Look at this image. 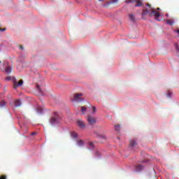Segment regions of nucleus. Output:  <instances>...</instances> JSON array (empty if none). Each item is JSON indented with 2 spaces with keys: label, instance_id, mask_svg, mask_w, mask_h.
Returning <instances> with one entry per match:
<instances>
[{
  "label": "nucleus",
  "instance_id": "13",
  "mask_svg": "<svg viewBox=\"0 0 179 179\" xmlns=\"http://www.w3.org/2000/svg\"><path fill=\"white\" fill-rule=\"evenodd\" d=\"M77 145L78 146H83L84 143H83V140H79L77 141Z\"/></svg>",
  "mask_w": 179,
  "mask_h": 179
},
{
  "label": "nucleus",
  "instance_id": "24",
  "mask_svg": "<svg viewBox=\"0 0 179 179\" xmlns=\"http://www.w3.org/2000/svg\"><path fill=\"white\" fill-rule=\"evenodd\" d=\"M100 138H101V139L106 140V136H101Z\"/></svg>",
  "mask_w": 179,
  "mask_h": 179
},
{
  "label": "nucleus",
  "instance_id": "26",
  "mask_svg": "<svg viewBox=\"0 0 179 179\" xmlns=\"http://www.w3.org/2000/svg\"><path fill=\"white\" fill-rule=\"evenodd\" d=\"M90 146H91L92 148H93V146H94V145L93 144V143H90Z\"/></svg>",
  "mask_w": 179,
  "mask_h": 179
},
{
  "label": "nucleus",
  "instance_id": "35",
  "mask_svg": "<svg viewBox=\"0 0 179 179\" xmlns=\"http://www.w3.org/2000/svg\"><path fill=\"white\" fill-rule=\"evenodd\" d=\"M157 10H160V8H157Z\"/></svg>",
  "mask_w": 179,
  "mask_h": 179
},
{
  "label": "nucleus",
  "instance_id": "22",
  "mask_svg": "<svg viewBox=\"0 0 179 179\" xmlns=\"http://www.w3.org/2000/svg\"><path fill=\"white\" fill-rule=\"evenodd\" d=\"M18 48H20V50H24V48L22 45H19Z\"/></svg>",
  "mask_w": 179,
  "mask_h": 179
},
{
  "label": "nucleus",
  "instance_id": "17",
  "mask_svg": "<svg viewBox=\"0 0 179 179\" xmlns=\"http://www.w3.org/2000/svg\"><path fill=\"white\" fill-rule=\"evenodd\" d=\"M37 112L39 113V114H41L43 113V108L41 107H38L37 108Z\"/></svg>",
  "mask_w": 179,
  "mask_h": 179
},
{
  "label": "nucleus",
  "instance_id": "20",
  "mask_svg": "<svg viewBox=\"0 0 179 179\" xmlns=\"http://www.w3.org/2000/svg\"><path fill=\"white\" fill-rule=\"evenodd\" d=\"M115 131H120V125L116 124V125L115 126Z\"/></svg>",
  "mask_w": 179,
  "mask_h": 179
},
{
  "label": "nucleus",
  "instance_id": "14",
  "mask_svg": "<svg viewBox=\"0 0 179 179\" xmlns=\"http://www.w3.org/2000/svg\"><path fill=\"white\" fill-rule=\"evenodd\" d=\"M129 19L131 20V22H135V17L134 16V14H129Z\"/></svg>",
  "mask_w": 179,
  "mask_h": 179
},
{
  "label": "nucleus",
  "instance_id": "25",
  "mask_svg": "<svg viewBox=\"0 0 179 179\" xmlns=\"http://www.w3.org/2000/svg\"><path fill=\"white\" fill-rule=\"evenodd\" d=\"M0 179H6V177L5 176H1L0 177Z\"/></svg>",
  "mask_w": 179,
  "mask_h": 179
},
{
  "label": "nucleus",
  "instance_id": "7",
  "mask_svg": "<svg viewBox=\"0 0 179 179\" xmlns=\"http://www.w3.org/2000/svg\"><path fill=\"white\" fill-rule=\"evenodd\" d=\"M82 96H83V94H74V100L76 101H80V97H82Z\"/></svg>",
  "mask_w": 179,
  "mask_h": 179
},
{
  "label": "nucleus",
  "instance_id": "18",
  "mask_svg": "<svg viewBox=\"0 0 179 179\" xmlns=\"http://www.w3.org/2000/svg\"><path fill=\"white\" fill-rule=\"evenodd\" d=\"M87 110V108L85 106L81 107V112L83 114H85V112Z\"/></svg>",
  "mask_w": 179,
  "mask_h": 179
},
{
  "label": "nucleus",
  "instance_id": "31",
  "mask_svg": "<svg viewBox=\"0 0 179 179\" xmlns=\"http://www.w3.org/2000/svg\"><path fill=\"white\" fill-rule=\"evenodd\" d=\"M168 96H169V97H171V93H169V94H168Z\"/></svg>",
  "mask_w": 179,
  "mask_h": 179
},
{
  "label": "nucleus",
  "instance_id": "19",
  "mask_svg": "<svg viewBox=\"0 0 179 179\" xmlns=\"http://www.w3.org/2000/svg\"><path fill=\"white\" fill-rule=\"evenodd\" d=\"M5 104H6V102H5V101H2L0 103V107H3L5 106Z\"/></svg>",
  "mask_w": 179,
  "mask_h": 179
},
{
  "label": "nucleus",
  "instance_id": "8",
  "mask_svg": "<svg viewBox=\"0 0 179 179\" xmlns=\"http://www.w3.org/2000/svg\"><path fill=\"white\" fill-rule=\"evenodd\" d=\"M135 170L136 171H141V170H143V166L141 164L136 165Z\"/></svg>",
  "mask_w": 179,
  "mask_h": 179
},
{
  "label": "nucleus",
  "instance_id": "1",
  "mask_svg": "<svg viewBox=\"0 0 179 179\" xmlns=\"http://www.w3.org/2000/svg\"><path fill=\"white\" fill-rule=\"evenodd\" d=\"M146 6L150 8V13H149L150 16V17L155 16V20H158L159 22L160 20H159V17H160V12L156 11V9L152 8V6H150V4H149V3H147Z\"/></svg>",
  "mask_w": 179,
  "mask_h": 179
},
{
  "label": "nucleus",
  "instance_id": "5",
  "mask_svg": "<svg viewBox=\"0 0 179 179\" xmlns=\"http://www.w3.org/2000/svg\"><path fill=\"white\" fill-rule=\"evenodd\" d=\"M77 125H78L79 128H81V129H83V128H85L86 127V124H85V121L80 119H78L77 120Z\"/></svg>",
  "mask_w": 179,
  "mask_h": 179
},
{
  "label": "nucleus",
  "instance_id": "2",
  "mask_svg": "<svg viewBox=\"0 0 179 179\" xmlns=\"http://www.w3.org/2000/svg\"><path fill=\"white\" fill-rule=\"evenodd\" d=\"M58 118H59L58 113H54V117H52L50 119V125H54L55 124H57V122L58 121Z\"/></svg>",
  "mask_w": 179,
  "mask_h": 179
},
{
  "label": "nucleus",
  "instance_id": "23",
  "mask_svg": "<svg viewBox=\"0 0 179 179\" xmlns=\"http://www.w3.org/2000/svg\"><path fill=\"white\" fill-rule=\"evenodd\" d=\"M175 47H176V51L179 52V47H178V44H176V45H175Z\"/></svg>",
  "mask_w": 179,
  "mask_h": 179
},
{
  "label": "nucleus",
  "instance_id": "28",
  "mask_svg": "<svg viewBox=\"0 0 179 179\" xmlns=\"http://www.w3.org/2000/svg\"><path fill=\"white\" fill-rule=\"evenodd\" d=\"M6 80H10V77H7V78H6Z\"/></svg>",
  "mask_w": 179,
  "mask_h": 179
},
{
  "label": "nucleus",
  "instance_id": "32",
  "mask_svg": "<svg viewBox=\"0 0 179 179\" xmlns=\"http://www.w3.org/2000/svg\"><path fill=\"white\" fill-rule=\"evenodd\" d=\"M176 32L178 33V34H179V29L176 30Z\"/></svg>",
  "mask_w": 179,
  "mask_h": 179
},
{
  "label": "nucleus",
  "instance_id": "21",
  "mask_svg": "<svg viewBox=\"0 0 179 179\" xmlns=\"http://www.w3.org/2000/svg\"><path fill=\"white\" fill-rule=\"evenodd\" d=\"M96 106H93L92 107V112L94 113V114H96Z\"/></svg>",
  "mask_w": 179,
  "mask_h": 179
},
{
  "label": "nucleus",
  "instance_id": "30",
  "mask_svg": "<svg viewBox=\"0 0 179 179\" xmlns=\"http://www.w3.org/2000/svg\"><path fill=\"white\" fill-rule=\"evenodd\" d=\"M37 87H38L39 92H41V90L40 89V87H39V86H37Z\"/></svg>",
  "mask_w": 179,
  "mask_h": 179
},
{
  "label": "nucleus",
  "instance_id": "36",
  "mask_svg": "<svg viewBox=\"0 0 179 179\" xmlns=\"http://www.w3.org/2000/svg\"><path fill=\"white\" fill-rule=\"evenodd\" d=\"M0 64H1V61H0Z\"/></svg>",
  "mask_w": 179,
  "mask_h": 179
},
{
  "label": "nucleus",
  "instance_id": "12",
  "mask_svg": "<svg viewBox=\"0 0 179 179\" xmlns=\"http://www.w3.org/2000/svg\"><path fill=\"white\" fill-rule=\"evenodd\" d=\"M12 72V68L10 66H7L6 68V73H10Z\"/></svg>",
  "mask_w": 179,
  "mask_h": 179
},
{
  "label": "nucleus",
  "instance_id": "9",
  "mask_svg": "<svg viewBox=\"0 0 179 179\" xmlns=\"http://www.w3.org/2000/svg\"><path fill=\"white\" fill-rule=\"evenodd\" d=\"M148 13H150V8L148 7V9H144L142 13V15L145 16V15H148Z\"/></svg>",
  "mask_w": 179,
  "mask_h": 179
},
{
  "label": "nucleus",
  "instance_id": "29",
  "mask_svg": "<svg viewBox=\"0 0 179 179\" xmlns=\"http://www.w3.org/2000/svg\"><path fill=\"white\" fill-rule=\"evenodd\" d=\"M36 132H33V133L31 134V136L36 135Z\"/></svg>",
  "mask_w": 179,
  "mask_h": 179
},
{
  "label": "nucleus",
  "instance_id": "4",
  "mask_svg": "<svg viewBox=\"0 0 179 179\" xmlns=\"http://www.w3.org/2000/svg\"><path fill=\"white\" fill-rule=\"evenodd\" d=\"M87 121L90 125H94V124H96V117L88 116L87 118Z\"/></svg>",
  "mask_w": 179,
  "mask_h": 179
},
{
  "label": "nucleus",
  "instance_id": "10",
  "mask_svg": "<svg viewBox=\"0 0 179 179\" xmlns=\"http://www.w3.org/2000/svg\"><path fill=\"white\" fill-rule=\"evenodd\" d=\"M136 145H138L136 143V141H135V140H130V145L131 146V148H135V146H136Z\"/></svg>",
  "mask_w": 179,
  "mask_h": 179
},
{
  "label": "nucleus",
  "instance_id": "33",
  "mask_svg": "<svg viewBox=\"0 0 179 179\" xmlns=\"http://www.w3.org/2000/svg\"><path fill=\"white\" fill-rule=\"evenodd\" d=\"M5 30H6V28H3V29H2V31H5Z\"/></svg>",
  "mask_w": 179,
  "mask_h": 179
},
{
  "label": "nucleus",
  "instance_id": "16",
  "mask_svg": "<svg viewBox=\"0 0 179 179\" xmlns=\"http://www.w3.org/2000/svg\"><path fill=\"white\" fill-rule=\"evenodd\" d=\"M71 136H72V138H78V134H76L75 131H72Z\"/></svg>",
  "mask_w": 179,
  "mask_h": 179
},
{
  "label": "nucleus",
  "instance_id": "15",
  "mask_svg": "<svg viewBox=\"0 0 179 179\" xmlns=\"http://www.w3.org/2000/svg\"><path fill=\"white\" fill-rule=\"evenodd\" d=\"M166 24H171V26H173V24H174V22H173V20H166Z\"/></svg>",
  "mask_w": 179,
  "mask_h": 179
},
{
  "label": "nucleus",
  "instance_id": "6",
  "mask_svg": "<svg viewBox=\"0 0 179 179\" xmlns=\"http://www.w3.org/2000/svg\"><path fill=\"white\" fill-rule=\"evenodd\" d=\"M14 83V89H17L19 86H22L23 85V80H20L17 83H16V80L13 82Z\"/></svg>",
  "mask_w": 179,
  "mask_h": 179
},
{
  "label": "nucleus",
  "instance_id": "34",
  "mask_svg": "<svg viewBox=\"0 0 179 179\" xmlns=\"http://www.w3.org/2000/svg\"><path fill=\"white\" fill-rule=\"evenodd\" d=\"M100 2H104V0H99Z\"/></svg>",
  "mask_w": 179,
  "mask_h": 179
},
{
  "label": "nucleus",
  "instance_id": "27",
  "mask_svg": "<svg viewBox=\"0 0 179 179\" xmlns=\"http://www.w3.org/2000/svg\"><path fill=\"white\" fill-rule=\"evenodd\" d=\"M116 2H118V0H113V3H116Z\"/></svg>",
  "mask_w": 179,
  "mask_h": 179
},
{
  "label": "nucleus",
  "instance_id": "3",
  "mask_svg": "<svg viewBox=\"0 0 179 179\" xmlns=\"http://www.w3.org/2000/svg\"><path fill=\"white\" fill-rule=\"evenodd\" d=\"M126 3H134L136 2V6H142V0H126Z\"/></svg>",
  "mask_w": 179,
  "mask_h": 179
},
{
  "label": "nucleus",
  "instance_id": "11",
  "mask_svg": "<svg viewBox=\"0 0 179 179\" xmlns=\"http://www.w3.org/2000/svg\"><path fill=\"white\" fill-rule=\"evenodd\" d=\"M15 104V107H20V106H22V102L20 101V100L16 99Z\"/></svg>",
  "mask_w": 179,
  "mask_h": 179
}]
</instances>
